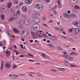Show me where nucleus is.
Wrapping results in <instances>:
<instances>
[{
  "label": "nucleus",
  "mask_w": 80,
  "mask_h": 80,
  "mask_svg": "<svg viewBox=\"0 0 80 80\" xmlns=\"http://www.w3.org/2000/svg\"><path fill=\"white\" fill-rule=\"evenodd\" d=\"M40 15H41V14H40V13L35 12L33 13L32 17V19L34 22V23H38L40 22V19L36 17H40Z\"/></svg>",
  "instance_id": "obj_1"
},
{
  "label": "nucleus",
  "mask_w": 80,
  "mask_h": 80,
  "mask_svg": "<svg viewBox=\"0 0 80 80\" xmlns=\"http://www.w3.org/2000/svg\"><path fill=\"white\" fill-rule=\"evenodd\" d=\"M34 7L40 10H42L43 9V6L41 4H36Z\"/></svg>",
  "instance_id": "obj_2"
},
{
  "label": "nucleus",
  "mask_w": 80,
  "mask_h": 80,
  "mask_svg": "<svg viewBox=\"0 0 80 80\" xmlns=\"http://www.w3.org/2000/svg\"><path fill=\"white\" fill-rule=\"evenodd\" d=\"M32 28L34 30H38L40 28V25L37 24H34Z\"/></svg>",
  "instance_id": "obj_3"
},
{
  "label": "nucleus",
  "mask_w": 80,
  "mask_h": 80,
  "mask_svg": "<svg viewBox=\"0 0 80 80\" xmlns=\"http://www.w3.org/2000/svg\"><path fill=\"white\" fill-rule=\"evenodd\" d=\"M28 30L27 29H23V32L21 33V35L22 37H25L27 36V35H28Z\"/></svg>",
  "instance_id": "obj_4"
},
{
  "label": "nucleus",
  "mask_w": 80,
  "mask_h": 80,
  "mask_svg": "<svg viewBox=\"0 0 80 80\" xmlns=\"http://www.w3.org/2000/svg\"><path fill=\"white\" fill-rule=\"evenodd\" d=\"M80 31V29L79 28H77L73 30V32L74 33H76V34L77 33H79V32Z\"/></svg>",
  "instance_id": "obj_5"
},
{
  "label": "nucleus",
  "mask_w": 80,
  "mask_h": 80,
  "mask_svg": "<svg viewBox=\"0 0 80 80\" xmlns=\"http://www.w3.org/2000/svg\"><path fill=\"white\" fill-rule=\"evenodd\" d=\"M4 67L7 68H9L11 67V65L8 62H6L4 64Z\"/></svg>",
  "instance_id": "obj_6"
},
{
  "label": "nucleus",
  "mask_w": 80,
  "mask_h": 80,
  "mask_svg": "<svg viewBox=\"0 0 80 80\" xmlns=\"http://www.w3.org/2000/svg\"><path fill=\"white\" fill-rule=\"evenodd\" d=\"M22 11L23 12H27V8L25 6H23L22 8Z\"/></svg>",
  "instance_id": "obj_7"
},
{
  "label": "nucleus",
  "mask_w": 80,
  "mask_h": 80,
  "mask_svg": "<svg viewBox=\"0 0 80 80\" xmlns=\"http://www.w3.org/2000/svg\"><path fill=\"white\" fill-rule=\"evenodd\" d=\"M63 16H64V17H65V18H70V15L67 12H64L63 14Z\"/></svg>",
  "instance_id": "obj_8"
},
{
  "label": "nucleus",
  "mask_w": 80,
  "mask_h": 80,
  "mask_svg": "<svg viewBox=\"0 0 80 80\" xmlns=\"http://www.w3.org/2000/svg\"><path fill=\"white\" fill-rule=\"evenodd\" d=\"M24 23L26 25H29L30 24L31 22L30 20H25L24 21Z\"/></svg>",
  "instance_id": "obj_9"
},
{
  "label": "nucleus",
  "mask_w": 80,
  "mask_h": 80,
  "mask_svg": "<svg viewBox=\"0 0 80 80\" xmlns=\"http://www.w3.org/2000/svg\"><path fill=\"white\" fill-rule=\"evenodd\" d=\"M25 2L26 4L30 5L31 4L32 2V0H26Z\"/></svg>",
  "instance_id": "obj_10"
},
{
  "label": "nucleus",
  "mask_w": 80,
  "mask_h": 80,
  "mask_svg": "<svg viewBox=\"0 0 80 80\" xmlns=\"http://www.w3.org/2000/svg\"><path fill=\"white\" fill-rule=\"evenodd\" d=\"M0 11L2 13H5V12H6L5 11V8H4L3 7H2L0 8Z\"/></svg>",
  "instance_id": "obj_11"
},
{
  "label": "nucleus",
  "mask_w": 80,
  "mask_h": 80,
  "mask_svg": "<svg viewBox=\"0 0 80 80\" xmlns=\"http://www.w3.org/2000/svg\"><path fill=\"white\" fill-rule=\"evenodd\" d=\"M5 53H6V56L7 57H8L10 56V52L9 51H5Z\"/></svg>",
  "instance_id": "obj_12"
},
{
  "label": "nucleus",
  "mask_w": 80,
  "mask_h": 80,
  "mask_svg": "<svg viewBox=\"0 0 80 80\" xmlns=\"http://www.w3.org/2000/svg\"><path fill=\"white\" fill-rule=\"evenodd\" d=\"M70 17H72V18H77V15L75 14H71L70 15Z\"/></svg>",
  "instance_id": "obj_13"
},
{
  "label": "nucleus",
  "mask_w": 80,
  "mask_h": 80,
  "mask_svg": "<svg viewBox=\"0 0 80 80\" xmlns=\"http://www.w3.org/2000/svg\"><path fill=\"white\" fill-rule=\"evenodd\" d=\"M18 23L19 24H20L21 25H23V24H24V23H23V20L22 19L19 20Z\"/></svg>",
  "instance_id": "obj_14"
},
{
  "label": "nucleus",
  "mask_w": 80,
  "mask_h": 80,
  "mask_svg": "<svg viewBox=\"0 0 80 80\" xmlns=\"http://www.w3.org/2000/svg\"><path fill=\"white\" fill-rule=\"evenodd\" d=\"M7 34L9 37H11L12 35V33L11 31H9L7 32Z\"/></svg>",
  "instance_id": "obj_15"
},
{
  "label": "nucleus",
  "mask_w": 80,
  "mask_h": 80,
  "mask_svg": "<svg viewBox=\"0 0 80 80\" xmlns=\"http://www.w3.org/2000/svg\"><path fill=\"white\" fill-rule=\"evenodd\" d=\"M11 6H12V2H9L7 4V7L9 8H10V7H11Z\"/></svg>",
  "instance_id": "obj_16"
},
{
  "label": "nucleus",
  "mask_w": 80,
  "mask_h": 80,
  "mask_svg": "<svg viewBox=\"0 0 80 80\" xmlns=\"http://www.w3.org/2000/svg\"><path fill=\"white\" fill-rule=\"evenodd\" d=\"M72 3H76L78 1V0H70Z\"/></svg>",
  "instance_id": "obj_17"
},
{
  "label": "nucleus",
  "mask_w": 80,
  "mask_h": 80,
  "mask_svg": "<svg viewBox=\"0 0 80 80\" xmlns=\"http://www.w3.org/2000/svg\"><path fill=\"white\" fill-rule=\"evenodd\" d=\"M12 2L14 4H18V0H13Z\"/></svg>",
  "instance_id": "obj_18"
},
{
  "label": "nucleus",
  "mask_w": 80,
  "mask_h": 80,
  "mask_svg": "<svg viewBox=\"0 0 80 80\" xmlns=\"http://www.w3.org/2000/svg\"><path fill=\"white\" fill-rule=\"evenodd\" d=\"M63 57L64 58H65V59H66V60H68V59L69 58V56L68 55H63Z\"/></svg>",
  "instance_id": "obj_19"
},
{
  "label": "nucleus",
  "mask_w": 80,
  "mask_h": 80,
  "mask_svg": "<svg viewBox=\"0 0 80 80\" xmlns=\"http://www.w3.org/2000/svg\"><path fill=\"white\" fill-rule=\"evenodd\" d=\"M64 64L65 65H70V63H69V62H68V61L67 60H65L64 62Z\"/></svg>",
  "instance_id": "obj_20"
},
{
  "label": "nucleus",
  "mask_w": 80,
  "mask_h": 80,
  "mask_svg": "<svg viewBox=\"0 0 80 80\" xmlns=\"http://www.w3.org/2000/svg\"><path fill=\"white\" fill-rule=\"evenodd\" d=\"M42 55L43 57H44V58H47L48 57L47 55L45 53H42Z\"/></svg>",
  "instance_id": "obj_21"
},
{
  "label": "nucleus",
  "mask_w": 80,
  "mask_h": 80,
  "mask_svg": "<svg viewBox=\"0 0 80 80\" xmlns=\"http://www.w3.org/2000/svg\"><path fill=\"white\" fill-rule=\"evenodd\" d=\"M51 38L54 40H57V37L54 36H51Z\"/></svg>",
  "instance_id": "obj_22"
},
{
  "label": "nucleus",
  "mask_w": 80,
  "mask_h": 80,
  "mask_svg": "<svg viewBox=\"0 0 80 80\" xmlns=\"http://www.w3.org/2000/svg\"><path fill=\"white\" fill-rule=\"evenodd\" d=\"M48 45L49 47H50V48H54V46L52 44H48Z\"/></svg>",
  "instance_id": "obj_23"
},
{
  "label": "nucleus",
  "mask_w": 80,
  "mask_h": 80,
  "mask_svg": "<svg viewBox=\"0 0 80 80\" xmlns=\"http://www.w3.org/2000/svg\"><path fill=\"white\" fill-rule=\"evenodd\" d=\"M17 15H20V14H21V13L20 12V11L19 10H18L16 11Z\"/></svg>",
  "instance_id": "obj_24"
},
{
  "label": "nucleus",
  "mask_w": 80,
  "mask_h": 80,
  "mask_svg": "<svg viewBox=\"0 0 80 80\" xmlns=\"http://www.w3.org/2000/svg\"><path fill=\"white\" fill-rule=\"evenodd\" d=\"M13 52H15V53H16V55H18V54L20 53V52H18V51L15 50H14Z\"/></svg>",
  "instance_id": "obj_25"
},
{
  "label": "nucleus",
  "mask_w": 80,
  "mask_h": 80,
  "mask_svg": "<svg viewBox=\"0 0 80 80\" xmlns=\"http://www.w3.org/2000/svg\"><path fill=\"white\" fill-rule=\"evenodd\" d=\"M13 30L14 32H16V33H18V32H19V31L16 28L13 29Z\"/></svg>",
  "instance_id": "obj_26"
},
{
  "label": "nucleus",
  "mask_w": 80,
  "mask_h": 80,
  "mask_svg": "<svg viewBox=\"0 0 80 80\" xmlns=\"http://www.w3.org/2000/svg\"><path fill=\"white\" fill-rule=\"evenodd\" d=\"M18 28H20V29H23V27L22 25L18 26Z\"/></svg>",
  "instance_id": "obj_27"
},
{
  "label": "nucleus",
  "mask_w": 80,
  "mask_h": 80,
  "mask_svg": "<svg viewBox=\"0 0 80 80\" xmlns=\"http://www.w3.org/2000/svg\"><path fill=\"white\" fill-rule=\"evenodd\" d=\"M1 20H3L4 19V18H5V16L3 14H1Z\"/></svg>",
  "instance_id": "obj_28"
},
{
  "label": "nucleus",
  "mask_w": 80,
  "mask_h": 80,
  "mask_svg": "<svg viewBox=\"0 0 80 80\" xmlns=\"http://www.w3.org/2000/svg\"><path fill=\"white\" fill-rule=\"evenodd\" d=\"M74 8L75 9H79L80 7L77 5H76L74 6Z\"/></svg>",
  "instance_id": "obj_29"
},
{
  "label": "nucleus",
  "mask_w": 80,
  "mask_h": 80,
  "mask_svg": "<svg viewBox=\"0 0 80 80\" xmlns=\"http://www.w3.org/2000/svg\"><path fill=\"white\" fill-rule=\"evenodd\" d=\"M77 23H78L77 22H73L72 24H73V25L75 26H76V27H77Z\"/></svg>",
  "instance_id": "obj_30"
},
{
  "label": "nucleus",
  "mask_w": 80,
  "mask_h": 80,
  "mask_svg": "<svg viewBox=\"0 0 80 80\" xmlns=\"http://www.w3.org/2000/svg\"><path fill=\"white\" fill-rule=\"evenodd\" d=\"M17 14H13V15L12 18H17Z\"/></svg>",
  "instance_id": "obj_31"
},
{
  "label": "nucleus",
  "mask_w": 80,
  "mask_h": 80,
  "mask_svg": "<svg viewBox=\"0 0 80 80\" xmlns=\"http://www.w3.org/2000/svg\"><path fill=\"white\" fill-rule=\"evenodd\" d=\"M11 13H15V9H12L11 10Z\"/></svg>",
  "instance_id": "obj_32"
},
{
  "label": "nucleus",
  "mask_w": 80,
  "mask_h": 80,
  "mask_svg": "<svg viewBox=\"0 0 80 80\" xmlns=\"http://www.w3.org/2000/svg\"><path fill=\"white\" fill-rule=\"evenodd\" d=\"M38 37V36L37 35L34 34L33 36V38H37Z\"/></svg>",
  "instance_id": "obj_33"
},
{
  "label": "nucleus",
  "mask_w": 80,
  "mask_h": 80,
  "mask_svg": "<svg viewBox=\"0 0 80 80\" xmlns=\"http://www.w3.org/2000/svg\"><path fill=\"white\" fill-rule=\"evenodd\" d=\"M17 67H18V66L17 65L14 64L13 66V68L14 69V68H17Z\"/></svg>",
  "instance_id": "obj_34"
},
{
  "label": "nucleus",
  "mask_w": 80,
  "mask_h": 80,
  "mask_svg": "<svg viewBox=\"0 0 80 80\" xmlns=\"http://www.w3.org/2000/svg\"><path fill=\"white\" fill-rule=\"evenodd\" d=\"M70 67H77V65H73V64H72L70 65Z\"/></svg>",
  "instance_id": "obj_35"
},
{
  "label": "nucleus",
  "mask_w": 80,
  "mask_h": 80,
  "mask_svg": "<svg viewBox=\"0 0 80 80\" xmlns=\"http://www.w3.org/2000/svg\"><path fill=\"white\" fill-rule=\"evenodd\" d=\"M77 27H80V21H78L77 23Z\"/></svg>",
  "instance_id": "obj_36"
},
{
  "label": "nucleus",
  "mask_w": 80,
  "mask_h": 80,
  "mask_svg": "<svg viewBox=\"0 0 80 80\" xmlns=\"http://www.w3.org/2000/svg\"><path fill=\"white\" fill-rule=\"evenodd\" d=\"M58 70L59 71H64V68H59L58 69Z\"/></svg>",
  "instance_id": "obj_37"
},
{
  "label": "nucleus",
  "mask_w": 80,
  "mask_h": 80,
  "mask_svg": "<svg viewBox=\"0 0 80 80\" xmlns=\"http://www.w3.org/2000/svg\"><path fill=\"white\" fill-rule=\"evenodd\" d=\"M73 30V28H71V29H68V31H69V32H72V31Z\"/></svg>",
  "instance_id": "obj_38"
},
{
  "label": "nucleus",
  "mask_w": 80,
  "mask_h": 80,
  "mask_svg": "<svg viewBox=\"0 0 80 80\" xmlns=\"http://www.w3.org/2000/svg\"><path fill=\"white\" fill-rule=\"evenodd\" d=\"M13 77L14 78H17V77H18V75L14 74L13 75Z\"/></svg>",
  "instance_id": "obj_39"
},
{
  "label": "nucleus",
  "mask_w": 80,
  "mask_h": 80,
  "mask_svg": "<svg viewBox=\"0 0 80 80\" xmlns=\"http://www.w3.org/2000/svg\"><path fill=\"white\" fill-rule=\"evenodd\" d=\"M41 33L39 31H38L36 32V34H38V35H40Z\"/></svg>",
  "instance_id": "obj_40"
},
{
  "label": "nucleus",
  "mask_w": 80,
  "mask_h": 80,
  "mask_svg": "<svg viewBox=\"0 0 80 80\" xmlns=\"http://www.w3.org/2000/svg\"><path fill=\"white\" fill-rule=\"evenodd\" d=\"M62 38H64V39H66V40L68 39V38L67 37L64 36H62Z\"/></svg>",
  "instance_id": "obj_41"
},
{
  "label": "nucleus",
  "mask_w": 80,
  "mask_h": 80,
  "mask_svg": "<svg viewBox=\"0 0 80 80\" xmlns=\"http://www.w3.org/2000/svg\"><path fill=\"white\" fill-rule=\"evenodd\" d=\"M53 13L54 14H55V15H57V12L56 11V10L53 11Z\"/></svg>",
  "instance_id": "obj_42"
},
{
  "label": "nucleus",
  "mask_w": 80,
  "mask_h": 80,
  "mask_svg": "<svg viewBox=\"0 0 80 80\" xmlns=\"http://www.w3.org/2000/svg\"><path fill=\"white\" fill-rule=\"evenodd\" d=\"M22 17H23V18H27V16L25 14H22Z\"/></svg>",
  "instance_id": "obj_43"
},
{
  "label": "nucleus",
  "mask_w": 80,
  "mask_h": 80,
  "mask_svg": "<svg viewBox=\"0 0 80 80\" xmlns=\"http://www.w3.org/2000/svg\"><path fill=\"white\" fill-rule=\"evenodd\" d=\"M69 58L70 60H73L74 59V58L73 57H69Z\"/></svg>",
  "instance_id": "obj_44"
},
{
  "label": "nucleus",
  "mask_w": 80,
  "mask_h": 80,
  "mask_svg": "<svg viewBox=\"0 0 80 80\" xmlns=\"http://www.w3.org/2000/svg\"><path fill=\"white\" fill-rule=\"evenodd\" d=\"M28 55H29V56H31V57H34V56H33L31 53L28 54Z\"/></svg>",
  "instance_id": "obj_45"
},
{
  "label": "nucleus",
  "mask_w": 80,
  "mask_h": 80,
  "mask_svg": "<svg viewBox=\"0 0 80 80\" xmlns=\"http://www.w3.org/2000/svg\"><path fill=\"white\" fill-rule=\"evenodd\" d=\"M43 37H47L48 36L46 34H43Z\"/></svg>",
  "instance_id": "obj_46"
},
{
  "label": "nucleus",
  "mask_w": 80,
  "mask_h": 80,
  "mask_svg": "<svg viewBox=\"0 0 80 80\" xmlns=\"http://www.w3.org/2000/svg\"><path fill=\"white\" fill-rule=\"evenodd\" d=\"M74 55L75 54V52H71V53H70V55Z\"/></svg>",
  "instance_id": "obj_47"
},
{
  "label": "nucleus",
  "mask_w": 80,
  "mask_h": 80,
  "mask_svg": "<svg viewBox=\"0 0 80 80\" xmlns=\"http://www.w3.org/2000/svg\"><path fill=\"white\" fill-rule=\"evenodd\" d=\"M45 1L46 3H49L50 2V0H45Z\"/></svg>",
  "instance_id": "obj_48"
},
{
  "label": "nucleus",
  "mask_w": 80,
  "mask_h": 80,
  "mask_svg": "<svg viewBox=\"0 0 80 80\" xmlns=\"http://www.w3.org/2000/svg\"><path fill=\"white\" fill-rule=\"evenodd\" d=\"M12 20H13V18H9V22H11V21H12Z\"/></svg>",
  "instance_id": "obj_49"
},
{
  "label": "nucleus",
  "mask_w": 80,
  "mask_h": 80,
  "mask_svg": "<svg viewBox=\"0 0 80 80\" xmlns=\"http://www.w3.org/2000/svg\"><path fill=\"white\" fill-rule=\"evenodd\" d=\"M54 29L56 30H59V28H58L57 27H55Z\"/></svg>",
  "instance_id": "obj_50"
},
{
  "label": "nucleus",
  "mask_w": 80,
  "mask_h": 80,
  "mask_svg": "<svg viewBox=\"0 0 80 80\" xmlns=\"http://www.w3.org/2000/svg\"><path fill=\"white\" fill-rule=\"evenodd\" d=\"M20 52H21V53H24L25 51L23 50L22 49L20 51Z\"/></svg>",
  "instance_id": "obj_51"
},
{
  "label": "nucleus",
  "mask_w": 80,
  "mask_h": 80,
  "mask_svg": "<svg viewBox=\"0 0 80 80\" xmlns=\"http://www.w3.org/2000/svg\"><path fill=\"white\" fill-rule=\"evenodd\" d=\"M60 32H63L64 31L63 29H60Z\"/></svg>",
  "instance_id": "obj_52"
},
{
  "label": "nucleus",
  "mask_w": 80,
  "mask_h": 80,
  "mask_svg": "<svg viewBox=\"0 0 80 80\" xmlns=\"http://www.w3.org/2000/svg\"><path fill=\"white\" fill-rule=\"evenodd\" d=\"M3 43L5 44L7 43V41L5 40H3Z\"/></svg>",
  "instance_id": "obj_53"
},
{
  "label": "nucleus",
  "mask_w": 80,
  "mask_h": 80,
  "mask_svg": "<svg viewBox=\"0 0 80 80\" xmlns=\"http://www.w3.org/2000/svg\"><path fill=\"white\" fill-rule=\"evenodd\" d=\"M0 46L1 47H3V45L2 44V43L0 42Z\"/></svg>",
  "instance_id": "obj_54"
},
{
  "label": "nucleus",
  "mask_w": 80,
  "mask_h": 80,
  "mask_svg": "<svg viewBox=\"0 0 80 80\" xmlns=\"http://www.w3.org/2000/svg\"><path fill=\"white\" fill-rule=\"evenodd\" d=\"M63 53H64V54H65V55H67V54H68V53H67V52H66V51L63 52Z\"/></svg>",
  "instance_id": "obj_55"
},
{
  "label": "nucleus",
  "mask_w": 80,
  "mask_h": 80,
  "mask_svg": "<svg viewBox=\"0 0 80 80\" xmlns=\"http://www.w3.org/2000/svg\"><path fill=\"white\" fill-rule=\"evenodd\" d=\"M19 57L21 58L25 57V55H20L19 56Z\"/></svg>",
  "instance_id": "obj_56"
},
{
  "label": "nucleus",
  "mask_w": 80,
  "mask_h": 80,
  "mask_svg": "<svg viewBox=\"0 0 80 80\" xmlns=\"http://www.w3.org/2000/svg\"><path fill=\"white\" fill-rule=\"evenodd\" d=\"M58 49L59 50H62V48L60 47H58Z\"/></svg>",
  "instance_id": "obj_57"
},
{
  "label": "nucleus",
  "mask_w": 80,
  "mask_h": 80,
  "mask_svg": "<svg viewBox=\"0 0 80 80\" xmlns=\"http://www.w3.org/2000/svg\"><path fill=\"white\" fill-rule=\"evenodd\" d=\"M38 38H42V35H39L38 36Z\"/></svg>",
  "instance_id": "obj_58"
},
{
  "label": "nucleus",
  "mask_w": 80,
  "mask_h": 80,
  "mask_svg": "<svg viewBox=\"0 0 80 80\" xmlns=\"http://www.w3.org/2000/svg\"><path fill=\"white\" fill-rule=\"evenodd\" d=\"M30 73H31V74H33V75H35L36 74V73L33 72H29Z\"/></svg>",
  "instance_id": "obj_59"
},
{
  "label": "nucleus",
  "mask_w": 80,
  "mask_h": 80,
  "mask_svg": "<svg viewBox=\"0 0 80 80\" xmlns=\"http://www.w3.org/2000/svg\"><path fill=\"white\" fill-rule=\"evenodd\" d=\"M20 47L22 49H23V45L22 44H21Z\"/></svg>",
  "instance_id": "obj_60"
},
{
  "label": "nucleus",
  "mask_w": 80,
  "mask_h": 80,
  "mask_svg": "<svg viewBox=\"0 0 80 80\" xmlns=\"http://www.w3.org/2000/svg\"><path fill=\"white\" fill-rule=\"evenodd\" d=\"M37 75L38 76H41V74L40 73H38L37 74Z\"/></svg>",
  "instance_id": "obj_61"
},
{
  "label": "nucleus",
  "mask_w": 80,
  "mask_h": 80,
  "mask_svg": "<svg viewBox=\"0 0 80 80\" xmlns=\"http://www.w3.org/2000/svg\"><path fill=\"white\" fill-rule=\"evenodd\" d=\"M28 75H29V76H30V77H34L33 75H32L30 74H29Z\"/></svg>",
  "instance_id": "obj_62"
},
{
  "label": "nucleus",
  "mask_w": 80,
  "mask_h": 80,
  "mask_svg": "<svg viewBox=\"0 0 80 80\" xmlns=\"http://www.w3.org/2000/svg\"><path fill=\"white\" fill-rule=\"evenodd\" d=\"M31 33L33 36H34V35H35V33L33 32H31Z\"/></svg>",
  "instance_id": "obj_63"
},
{
  "label": "nucleus",
  "mask_w": 80,
  "mask_h": 80,
  "mask_svg": "<svg viewBox=\"0 0 80 80\" xmlns=\"http://www.w3.org/2000/svg\"><path fill=\"white\" fill-rule=\"evenodd\" d=\"M51 71H53V72H57V71L55 69L51 70Z\"/></svg>",
  "instance_id": "obj_64"
}]
</instances>
